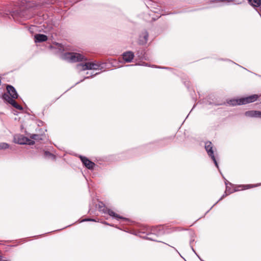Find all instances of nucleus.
<instances>
[{
	"label": "nucleus",
	"mask_w": 261,
	"mask_h": 261,
	"mask_svg": "<svg viewBox=\"0 0 261 261\" xmlns=\"http://www.w3.org/2000/svg\"><path fill=\"white\" fill-rule=\"evenodd\" d=\"M63 58L65 60L72 63L87 60V59L84 55L79 53L72 52H68L64 54Z\"/></svg>",
	"instance_id": "nucleus-1"
},
{
	"label": "nucleus",
	"mask_w": 261,
	"mask_h": 261,
	"mask_svg": "<svg viewBox=\"0 0 261 261\" xmlns=\"http://www.w3.org/2000/svg\"><path fill=\"white\" fill-rule=\"evenodd\" d=\"M225 184L226 186V191L225 194H223L221 197L220 198L219 201L223 199L226 195L228 194H227V192L228 193V194L231 193L234 191H239L241 189H239V188H242L241 190L242 189H248L251 188L255 187L258 186V185H240L238 187H234V189L231 190L229 189V186H231V184L228 181L226 180V182H225ZM261 184H258V185H260Z\"/></svg>",
	"instance_id": "nucleus-2"
},
{
	"label": "nucleus",
	"mask_w": 261,
	"mask_h": 261,
	"mask_svg": "<svg viewBox=\"0 0 261 261\" xmlns=\"http://www.w3.org/2000/svg\"><path fill=\"white\" fill-rule=\"evenodd\" d=\"M258 98V95L257 94H254L246 97L242 98L238 100H233V105H245L246 103H250L256 101Z\"/></svg>",
	"instance_id": "nucleus-3"
},
{
	"label": "nucleus",
	"mask_w": 261,
	"mask_h": 261,
	"mask_svg": "<svg viewBox=\"0 0 261 261\" xmlns=\"http://www.w3.org/2000/svg\"><path fill=\"white\" fill-rule=\"evenodd\" d=\"M205 148L208 155L211 158V159L214 161L215 165L217 167H218V164L216 161L215 155L214 154V151L213 150V146H212V143L211 142H206L205 144Z\"/></svg>",
	"instance_id": "nucleus-4"
},
{
	"label": "nucleus",
	"mask_w": 261,
	"mask_h": 261,
	"mask_svg": "<svg viewBox=\"0 0 261 261\" xmlns=\"http://www.w3.org/2000/svg\"><path fill=\"white\" fill-rule=\"evenodd\" d=\"M3 98L17 109L22 110V107L16 102L14 100L15 98H11L8 94L6 93L4 94L3 95Z\"/></svg>",
	"instance_id": "nucleus-5"
},
{
	"label": "nucleus",
	"mask_w": 261,
	"mask_h": 261,
	"mask_svg": "<svg viewBox=\"0 0 261 261\" xmlns=\"http://www.w3.org/2000/svg\"><path fill=\"white\" fill-rule=\"evenodd\" d=\"M7 90L8 92L7 94H8L11 98H17L18 96V94L15 88L12 86L7 85Z\"/></svg>",
	"instance_id": "nucleus-6"
},
{
	"label": "nucleus",
	"mask_w": 261,
	"mask_h": 261,
	"mask_svg": "<svg viewBox=\"0 0 261 261\" xmlns=\"http://www.w3.org/2000/svg\"><path fill=\"white\" fill-rule=\"evenodd\" d=\"M81 160L82 161L83 164L87 168L89 169H92L95 166V164L90 161L88 158L85 156H80Z\"/></svg>",
	"instance_id": "nucleus-7"
},
{
	"label": "nucleus",
	"mask_w": 261,
	"mask_h": 261,
	"mask_svg": "<svg viewBox=\"0 0 261 261\" xmlns=\"http://www.w3.org/2000/svg\"><path fill=\"white\" fill-rule=\"evenodd\" d=\"M27 138L22 135H16L14 137V141L15 143L19 144H25Z\"/></svg>",
	"instance_id": "nucleus-8"
},
{
	"label": "nucleus",
	"mask_w": 261,
	"mask_h": 261,
	"mask_svg": "<svg viewBox=\"0 0 261 261\" xmlns=\"http://www.w3.org/2000/svg\"><path fill=\"white\" fill-rule=\"evenodd\" d=\"M134 57V54L132 51H126L123 54V59L125 62L129 63L132 62Z\"/></svg>",
	"instance_id": "nucleus-9"
},
{
	"label": "nucleus",
	"mask_w": 261,
	"mask_h": 261,
	"mask_svg": "<svg viewBox=\"0 0 261 261\" xmlns=\"http://www.w3.org/2000/svg\"><path fill=\"white\" fill-rule=\"evenodd\" d=\"M47 40V36L44 34H36L35 35V41L36 42H42Z\"/></svg>",
	"instance_id": "nucleus-10"
},
{
	"label": "nucleus",
	"mask_w": 261,
	"mask_h": 261,
	"mask_svg": "<svg viewBox=\"0 0 261 261\" xmlns=\"http://www.w3.org/2000/svg\"><path fill=\"white\" fill-rule=\"evenodd\" d=\"M260 111H248L245 112V115L247 117H259Z\"/></svg>",
	"instance_id": "nucleus-11"
},
{
	"label": "nucleus",
	"mask_w": 261,
	"mask_h": 261,
	"mask_svg": "<svg viewBox=\"0 0 261 261\" xmlns=\"http://www.w3.org/2000/svg\"><path fill=\"white\" fill-rule=\"evenodd\" d=\"M234 2H236V0H208V3L210 4L228 3Z\"/></svg>",
	"instance_id": "nucleus-12"
},
{
	"label": "nucleus",
	"mask_w": 261,
	"mask_h": 261,
	"mask_svg": "<svg viewBox=\"0 0 261 261\" xmlns=\"http://www.w3.org/2000/svg\"><path fill=\"white\" fill-rule=\"evenodd\" d=\"M108 213L110 216L113 217L116 219H123L125 220H127V219L123 218L122 217L119 216L118 215H117L114 212H113V211H112L111 210H109L108 211Z\"/></svg>",
	"instance_id": "nucleus-13"
},
{
	"label": "nucleus",
	"mask_w": 261,
	"mask_h": 261,
	"mask_svg": "<svg viewBox=\"0 0 261 261\" xmlns=\"http://www.w3.org/2000/svg\"><path fill=\"white\" fill-rule=\"evenodd\" d=\"M77 69L80 71H84L86 70H88L87 67V65L86 64V63L85 64H77L76 66Z\"/></svg>",
	"instance_id": "nucleus-14"
},
{
	"label": "nucleus",
	"mask_w": 261,
	"mask_h": 261,
	"mask_svg": "<svg viewBox=\"0 0 261 261\" xmlns=\"http://www.w3.org/2000/svg\"><path fill=\"white\" fill-rule=\"evenodd\" d=\"M249 3L254 7H259L261 3L260 0H248Z\"/></svg>",
	"instance_id": "nucleus-15"
},
{
	"label": "nucleus",
	"mask_w": 261,
	"mask_h": 261,
	"mask_svg": "<svg viewBox=\"0 0 261 261\" xmlns=\"http://www.w3.org/2000/svg\"><path fill=\"white\" fill-rule=\"evenodd\" d=\"M30 138L32 139L36 140V141H40L42 140V136L41 135H38V134H32L30 136Z\"/></svg>",
	"instance_id": "nucleus-16"
},
{
	"label": "nucleus",
	"mask_w": 261,
	"mask_h": 261,
	"mask_svg": "<svg viewBox=\"0 0 261 261\" xmlns=\"http://www.w3.org/2000/svg\"><path fill=\"white\" fill-rule=\"evenodd\" d=\"M148 34L146 32L143 34V40H140V43L141 44H144L146 43L148 40Z\"/></svg>",
	"instance_id": "nucleus-17"
},
{
	"label": "nucleus",
	"mask_w": 261,
	"mask_h": 261,
	"mask_svg": "<svg viewBox=\"0 0 261 261\" xmlns=\"http://www.w3.org/2000/svg\"><path fill=\"white\" fill-rule=\"evenodd\" d=\"M100 67V64L97 63L92 62V67H93L92 68V70H97Z\"/></svg>",
	"instance_id": "nucleus-18"
},
{
	"label": "nucleus",
	"mask_w": 261,
	"mask_h": 261,
	"mask_svg": "<svg viewBox=\"0 0 261 261\" xmlns=\"http://www.w3.org/2000/svg\"><path fill=\"white\" fill-rule=\"evenodd\" d=\"M9 147V145L6 143H0V150L7 149Z\"/></svg>",
	"instance_id": "nucleus-19"
},
{
	"label": "nucleus",
	"mask_w": 261,
	"mask_h": 261,
	"mask_svg": "<svg viewBox=\"0 0 261 261\" xmlns=\"http://www.w3.org/2000/svg\"><path fill=\"white\" fill-rule=\"evenodd\" d=\"M26 142H26L25 144L33 145L35 143L34 141L29 139L28 138H27V140Z\"/></svg>",
	"instance_id": "nucleus-20"
},
{
	"label": "nucleus",
	"mask_w": 261,
	"mask_h": 261,
	"mask_svg": "<svg viewBox=\"0 0 261 261\" xmlns=\"http://www.w3.org/2000/svg\"><path fill=\"white\" fill-rule=\"evenodd\" d=\"M86 64L87 65V67L88 70H92L93 67H92V62H87Z\"/></svg>",
	"instance_id": "nucleus-21"
},
{
	"label": "nucleus",
	"mask_w": 261,
	"mask_h": 261,
	"mask_svg": "<svg viewBox=\"0 0 261 261\" xmlns=\"http://www.w3.org/2000/svg\"><path fill=\"white\" fill-rule=\"evenodd\" d=\"M45 154L46 155H48V156H53V154L48 151H45Z\"/></svg>",
	"instance_id": "nucleus-22"
},
{
	"label": "nucleus",
	"mask_w": 261,
	"mask_h": 261,
	"mask_svg": "<svg viewBox=\"0 0 261 261\" xmlns=\"http://www.w3.org/2000/svg\"><path fill=\"white\" fill-rule=\"evenodd\" d=\"M84 221H94L95 220L94 219H85V220H84Z\"/></svg>",
	"instance_id": "nucleus-23"
},
{
	"label": "nucleus",
	"mask_w": 261,
	"mask_h": 261,
	"mask_svg": "<svg viewBox=\"0 0 261 261\" xmlns=\"http://www.w3.org/2000/svg\"><path fill=\"white\" fill-rule=\"evenodd\" d=\"M148 239L151 240H153V241H155V240H154V239H153L152 238H148Z\"/></svg>",
	"instance_id": "nucleus-24"
},
{
	"label": "nucleus",
	"mask_w": 261,
	"mask_h": 261,
	"mask_svg": "<svg viewBox=\"0 0 261 261\" xmlns=\"http://www.w3.org/2000/svg\"><path fill=\"white\" fill-rule=\"evenodd\" d=\"M259 118H261V111H260V113H259Z\"/></svg>",
	"instance_id": "nucleus-25"
}]
</instances>
